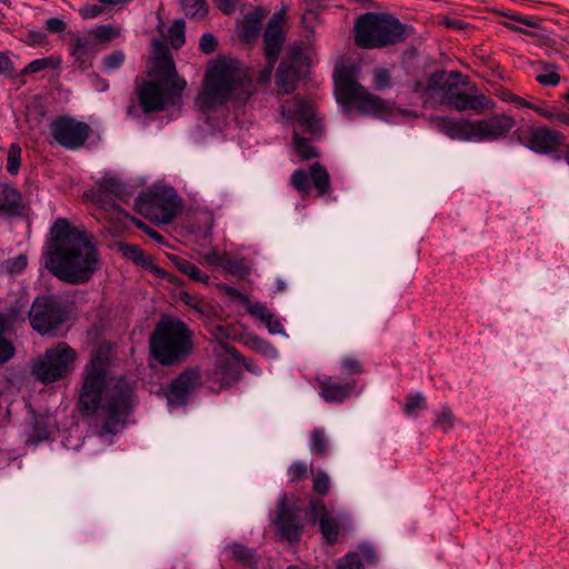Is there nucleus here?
<instances>
[{"instance_id":"680f3d73","label":"nucleus","mask_w":569,"mask_h":569,"mask_svg":"<svg viewBox=\"0 0 569 569\" xmlns=\"http://www.w3.org/2000/svg\"><path fill=\"white\" fill-rule=\"evenodd\" d=\"M268 331L271 335L284 333L283 326L280 319L272 313V316L264 322Z\"/></svg>"},{"instance_id":"f8f14e48","label":"nucleus","mask_w":569,"mask_h":569,"mask_svg":"<svg viewBox=\"0 0 569 569\" xmlns=\"http://www.w3.org/2000/svg\"><path fill=\"white\" fill-rule=\"evenodd\" d=\"M68 313L54 296L37 297L29 311L31 327L41 335L52 333L67 320Z\"/></svg>"},{"instance_id":"f704fd0d","label":"nucleus","mask_w":569,"mask_h":569,"mask_svg":"<svg viewBox=\"0 0 569 569\" xmlns=\"http://www.w3.org/2000/svg\"><path fill=\"white\" fill-rule=\"evenodd\" d=\"M311 451L318 457H325L329 451V441L322 429H313L311 432Z\"/></svg>"},{"instance_id":"774afa93","label":"nucleus","mask_w":569,"mask_h":569,"mask_svg":"<svg viewBox=\"0 0 569 569\" xmlns=\"http://www.w3.org/2000/svg\"><path fill=\"white\" fill-rule=\"evenodd\" d=\"M217 7L224 14H231L234 11V0H217Z\"/></svg>"},{"instance_id":"3c124183","label":"nucleus","mask_w":569,"mask_h":569,"mask_svg":"<svg viewBox=\"0 0 569 569\" xmlns=\"http://www.w3.org/2000/svg\"><path fill=\"white\" fill-rule=\"evenodd\" d=\"M288 473L292 482H298L308 477V467L305 462L297 461L290 466Z\"/></svg>"},{"instance_id":"0e129e2a","label":"nucleus","mask_w":569,"mask_h":569,"mask_svg":"<svg viewBox=\"0 0 569 569\" xmlns=\"http://www.w3.org/2000/svg\"><path fill=\"white\" fill-rule=\"evenodd\" d=\"M129 219H131V220L133 221V223H134L139 229L143 230V231H144L149 237H151L152 239H154V240H156V241H158V242H161V241H162L163 237H162L159 232H157V231H154V230L150 229V228H149L144 222H142L141 220L136 219V218H133V217H130V216H129Z\"/></svg>"},{"instance_id":"ddd939ff","label":"nucleus","mask_w":569,"mask_h":569,"mask_svg":"<svg viewBox=\"0 0 569 569\" xmlns=\"http://www.w3.org/2000/svg\"><path fill=\"white\" fill-rule=\"evenodd\" d=\"M49 129L54 141L68 150L81 148L91 133V128L88 123L78 121L70 116H61L53 119Z\"/></svg>"},{"instance_id":"2f4dec72","label":"nucleus","mask_w":569,"mask_h":569,"mask_svg":"<svg viewBox=\"0 0 569 569\" xmlns=\"http://www.w3.org/2000/svg\"><path fill=\"white\" fill-rule=\"evenodd\" d=\"M237 293L241 298V303L246 307L247 312L251 317L264 323L272 316V312L264 305L259 302H251L249 298L242 292Z\"/></svg>"},{"instance_id":"49530a36","label":"nucleus","mask_w":569,"mask_h":569,"mask_svg":"<svg viewBox=\"0 0 569 569\" xmlns=\"http://www.w3.org/2000/svg\"><path fill=\"white\" fill-rule=\"evenodd\" d=\"M3 328V318L2 316H0V363L9 361L14 353L13 346L9 341H7L2 336Z\"/></svg>"},{"instance_id":"c9c22d12","label":"nucleus","mask_w":569,"mask_h":569,"mask_svg":"<svg viewBox=\"0 0 569 569\" xmlns=\"http://www.w3.org/2000/svg\"><path fill=\"white\" fill-rule=\"evenodd\" d=\"M168 38L173 49H180L184 44V21L177 19L168 30Z\"/></svg>"},{"instance_id":"c756f323","label":"nucleus","mask_w":569,"mask_h":569,"mask_svg":"<svg viewBox=\"0 0 569 569\" xmlns=\"http://www.w3.org/2000/svg\"><path fill=\"white\" fill-rule=\"evenodd\" d=\"M310 180L316 188L318 196L327 193L330 189V176L320 163H313L310 167Z\"/></svg>"},{"instance_id":"423d86ee","label":"nucleus","mask_w":569,"mask_h":569,"mask_svg":"<svg viewBox=\"0 0 569 569\" xmlns=\"http://www.w3.org/2000/svg\"><path fill=\"white\" fill-rule=\"evenodd\" d=\"M469 86L467 77L458 71H436L427 79V89L437 90L441 103L458 111L472 110L481 113L492 106L485 94H469L463 87Z\"/></svg>"},{"instance_id":"a211bd4d","label":"nucleus","mask_w":569,"mask_h":569,"mask_svg":"<svg viewBox=\"0 0 569 569\" xmlns=\"http://www.w3.org/2000/svg\"><path fill=\"white\" fill-rule=\"evenodd\" d=\"M520 141L537 153L549 154L565 146L566 138L558 130L540 126L530 128L527 140L520 139Z\"/></svg>"},{"instance_id":"bb28decb","label":"nucleus","mask_w":569,"mask_h":569,"mask_svg":"<svg viewBox=\"0 0 569 569\" xmlns=\"http://www.w3.org/2000/svg\"><path fill=\"white\" fill-rule=\"evenodd\" d=\"M181 300L204 319L210 320L217 316L214 307L200 297L192 296L188 292H182Z\"/></svg>"},{"instance_id":"a878e982","label":"nucleus","mask_w":569,"mask_h":569,"mask_svg":"<svg viewBox=\"0 0 569 569\" xmlns=\"http://www.w3.org/2000/svg\"><path fill=\"white\" fill-rule=\"evenodd\" d=\"M22 210L20 192L10 184H0V212L7 216H18Z\"/></svg>"},{"instance_id":"1a4fd4ad","label":"nucleus","mask_w":569,"mask_h":569,"mask_svg":"<svg viewBox=\"0 0 569 569\" xmlns=\"http://www.w3.org/2000/svg\"><path fill=\"white\" fill-rule=\"evenodd\" d=\"M76 360V350L66 342H59L33 363L32 375L43 383H52L68 377Z\"/></svg>"},{"instance_id":"473e14b6","label":"nucleus","mask_w":569,"mask_h":569,"mask_svg":"<svg viewBox=\"0 0 569 569\" xmlns=\"http://www.w3.org/2000/svg\"><path fill=\"white\" fill-rule=\"evenodd\" d=\"M236 561L244 566L256 565L254 551L241 543H232L228 547Z\"/></svg>"},{"instance_id":"4468645a","label":"nucleus","mask_w":569,"mask_h":569,"mask_svg":"<svg viewBox=\"0 0 569 569\" xmlns=\"http://www.w3.org/2000/svg\"><path fill=\"white\" fill-rule=\"evenodd\" d=\"M308 67L303 50L292 48L282 59L276 76V84L281 93H290L296 89L297 81L302 77Z\"/></svg>"},{"instance_id":"e2e57ef3","label":"nucleus","mask_w":569,"mask_h":569,"mask_svg":"<svg viewBox=\"0 0 569 569\" xmlns=\"http://www.w3.org/2000/svg\"><path fill=\"white\" fill-rule=\"evenodd\" d=\"M47 36L43 32L40 31H29L27 34V43L31 46H43L46 44Z\"/></svg>"},{"instance_id":"20e7f679","label":"nucleus","mask_w":569,"mask_h":569,"mask_svg":"<svg viewBox=\"0 0 569 569\" xmlns=\"http://www.w3.org/2000/svg\"><path fill=\"white\" fill-rule=\"evenodd\" d=\"M194 333L188 325L163 315L150 336V352L161 366L182 363L194 350Z\"/></svg>"},{"instance_id":"338daca9","label":"nucleus","mask_w":569,"mask_h":569,"mask_svg":"<svg viewBox=\"0 0 569 569\" xmlns=\"http://www.w3.org/2000/svg\"><path fill=\"white\" fill-rule=\"evenodd\" d=\"M277 60H267V64L264 66V68L259 72V76H258V80L260 82H267L269 81L270 77H271V73H272V70H273V67H274V63H276Z\"/></svg>"},{"instance_id":"a18cd8bd","label":"nucleus","mask_w":569,"mask_h":569,"mask_svg":"<svg viewBox=\"0 0 569 569\" xmlns=\"http://www.w3.org/2000/svg\"><path fill=\"white\" fill-rule=\"evenodd\" d=\"M455 416L448 407H443L437 415L435 427L440 428L443 432H448L453 427Z\"/></svg>"},{"instance_id":"37998d69","label":"nucleus","mask_w":569,"mask_h":569,"mask_svg":"<svg viewBox=\"0 0 569 569\" xmlns=\"http://www.w3.org/2000/svg\"><path fill=\"white\" fill-rule=\"evenodd\" d=\"M59 66V60L53 57L36 59L31 61L23 70V73H36L49 68Z\"/></svg>"},{"instance_id":"6e6552de","label":"nucleus","mask_w":569,"mask_h":569,"mask_svg":"<svg viewBox=\"0 0 569 569\" xmlns=\"http://www.w3.org/2000/svg\"><path fill=\"white\" fill-rule=\"evenodd\" d=\"M333 78L336 97L341 104H357L362 114L381 116L387 112L386 102L358 83L351 69L341 66L335 70Z\"/></svg>"},{"instance_id":"69168bd1","label":"nucleus","mask_w":569,"mask_h":569,"mask_svg":"<svg viewBox=\"0 0 569 569\" xmlns=\"http://www.w3.org/2000/svg\"><path fill=\"white\" fill-rule=\"evenodd\" d=\"M360 558L362 557L367 563L372 565L376 561V551L369 545H360L359 552Z\"/></svg>"},{"instance_id":"aec40b11","label":"nucleus","mask_w":569,"mask_h":569,"mask_svg":"<svg viewBox=\"0 0 569 569\" xmlns=\"http://www.w3.org/2000/svg\"><path fill=\"white\" fill-rule=\"evenodd\" d=\"M137 98L144 113L162 111L167 106V91L157 80L144 81L137 88Z\"/></svg>"},{"instance_id":"393cba45","label":"nucleus","mask_w":569,"mask_h":569,"mask_svg":"<svg viewBox=\"0 0 569 569\" xmlns=\"http://www.w3.org/2000/svg\"><path fill=\"white\" fill-rule=\"evenodd\" d=\"M98 49L93 46L90 37L79 36L74 39L71 50L73 64L80 70H87L92 66V59Z\"/></svg>"},{"instance_id":"5701e85b","label":"nucleus","mask_w":569,"mask_h":569,"mask_svg":"<svg viewBox=\"0 0 569 569\" xmlns=\"http://www.w3.org/2000/svg\"><path fill=\"white\" fill-rule=\"evenodd\" d=\"M268 16V11L262 7H256L247 12L243 19L238 23L237 31L243 42H250L260 34L261 23Z\"/></svg>"},{"instance_id":"9d476101","label":"nucleus","mask_w":569,"mask_h":569,"mask_svg":"<svg viewBox=\"0 0 569 569\" xmlns=\"http://www.w3.org/2000/svg\"><path fill=\"white\" fill-rule=\"evenodd\" d=\"M86 197L90 198L94 204L104 211L109 220L124 222L129 219V213L117 202V200H120L128 203L131 197L126 184L120 180L116 178H103L96 183L93 190L86 193Z\"/></svg>"},{"instance_id":"f3484780","label":"nucleus","mask_w":569,"mask_h":569,"mask_svg":"<svg viewBox=\"0 0 569 569\" xmlns=\"http://www.w3.org/2000/svg\"><path fill=\"white\" fill-rule=\"evenodd\" d=\"M310 516L312 521L319 525L323 540L328 545H335L338 541L340 531L343 528V518L332 515L322 500L311 499L309 502Z\"/></svg>"},{"instance_id":"cd10ccee","label":"nucleus","mask_w":569,"mask_h":569,"mask_svg":"<svg viewBox=\"0 0 569 569\" xmlns=\"http://www.w3.org/2000/svg\"><path fill=\"white\" fill-rule=\"evenodd\" d=\"M169 259L181 273L189 276L192 280L200 282H207L209 280V277L189 260L179 256H170Z\"/></svg>"},{"instance_id":"bf43d9fd","label":"nucleus","mask_w":569,"mask_h":569,"mask_svg":"<svg viewBox=\"0 0 569 569\" xmlns=\"http://www.w3.org/2000/svg\"><path fill=\"white\" fill-rule=\"evenodd\" d=\"M14 72L13 63L7 53L0 52V74L12 76Z\"/></svg>"},{"instance_id":"ea45409f","label":"nucleus","mask_w":569,"mask_h":569,"mask_svg":"<svg viewBox=\"0 0 569 569\" xmlns=\"http://www.w3.org/2000/svg\"><path fill=\"white\" fill-rule=\"evenodd\" d=\"M20 158H21V147L19 143L13 142L10 144L8 154H7V171L14 176L19 172L20 169Z\"/></svg>"},{"instance_id":"2eb2a0df","label":"nucleus","mask_w":569,"mask_h":569,"mask_svg":"<svg viewBox=\"0 0 569 569\" xmlns=\"http://www.w3.org/2000/svg\"><path fill=\"white\" fill-rule=\"evenodd\" d=\"M281 112L287 120L298 122L303 132L312 137L321 133L320 120L310 100L300 97L288 99L282 103Z\"/></svg>"},{"instance_id":"dca6fc26","label":"nucleus","mask_w":569,"mask_h":569,"mask_svg":"<svg viewBox=\"0 0 569 569\" xmlns=\"http://www.w3.org/2000/svg\"><path fill=\"white\" fill-rule=\"evenodd\" d=\"M299 511L300 509L286 495L279 499L273 523L278 533L288 541H297L301 537L302 527L299 522Z\"/></svg>"},{"instance_id":"0eeeda50","label":"nucleus","mask_w":569,"mask_h":569,"mask_svg":"<svg viewBox=\"0 0 569 569\" xmlns=\"http://www.w3.org/2000/svg\"><path fill=\"white\" fill-rule=\"evenodd\" d=\"M355 33L358 47L383 48L405 41L406 26L390 14L367 12L357 19Z\"/></svg>"},{"instance_id":"603ef678","label":"nucleus","mask_w":569,"mask_h":569,"mask_svg":"<svg viewBox=\"0 0 569 569\" xmlns=\"http://www.w3.org/2000/svg\"><path fill=\"white\" fill-rule=\"evenodd\" d=\"M341 368L347 375H361L363 367L361 362L352 357H346L341 361Z\"/></svg>"},{"instance_id":"4c0bfd02","label":"nucleus","mask_w":569,"mask_h":569,"mask_svg":"<svg viewBox=\"0 0 569 569\" xmlns=\"http://www.w3.org/2000/svg\"><path fill=\"white\" fill-rule=\"evenodd\" d=\"M309 181L310 176L301 169L293 171L291 176V184L302 198H307L310 193Z\"/></svg>"},{"instance_id":"c85d7f7f","label":"nucleus","mask_w":569,"mask_h":569,"mask_svg":"<svg viewBox=\"0 0 569 569\" xmlns=\"http://www.w3.org/2000/svg\"><path fill=\"white\" fill-rule=\"evenodd\" d=\"M210 333L219 341L218 347L214 349L216 352H219V353L224 352V353L229 355L233 360L240 359V356H239L238 351L236 350V348L229 346L228 343H226L223 341V340L228 339L230 336V330L228 327H224L221 325L212 326V328L210 329Z\"/></svg>"},{"instance_id":"c03bdc74","label":"nucleus","mask_w":569,"mask_h":569,"mask_svg":"<svg viewBox=\"0 0 569 569\" xmlns=\"http://www.w3.org/2000/svg\"><path fill=\"white\" fill-rule=\"evenodd\" d=\"M160 83L163 89L164 87L168 88V93L170 96L180 94L187 84L186 81L177 74V71L172 76L168 77V79H162Z\"/></svg>"},{"instance_id":"4be33fe9","label":"nucleus","mask_w":569,"mask_h":569,"mask_svg":"<svg viewBox=\"0 0 569 569\" xmlns=\"http://www.w3.org/2000/svg\"><path fill=\"white\" fill-rule=\"evenodd\" d=\"M152 54L153 59L150 76L154 78L153 80L161 82L162 79H168V77L176 72L173 59L163 41H152Z\"/></svg>"},{"instance_id":"58836bf2","label":"nucleus","mask_w":569,"mask_h":569,"mask_svg":"<svg viewBox=\"0 0 569 569\" xmlns=\"http://www.w3.org/2000/svg\"><path fill=\"white\" fill-rule=\"evenodd\" d=\"M423 409H426V398L421 393L407 396L403 407V411L407 416L417 417L418 411Z\"/></svg>"},{"instance_id":"9b49d317","label":"nucleus","mask_w":569,"mask_h":569,"mask_svg":"<svg viewBox=\"0 0 569 569\" xmlns=\"http://www.w3.org/2000/svg\"><path fill=\"white\" fill-rule=\"evenodd\" d=\"M134 209L151 221L170 223L180 212L181 202L172 191L150 190L139 194Z\"/></svg>"},{"instance_id":"f257e3e1","label":"nucleus","mask_w":569,"mask_h":569,"mask_svg":"<svg viewBox=\"0 0 569 569\" xmlns=\"http://www.w3.org/2000/svg\"><path fill=\"white\" fill-rule=\"evenodd\" d=\"M109 349L99 346L81 372L77 409L83 420L100 423V435H116L131 413L133 388L109 372Z\"/></svg>"},{"instance_id":"13d9d810","label":"nucleus","mask_w":569,"mask_h":569,"mask_svg":"<svg viewBox=\"0 0 569 569\" xmlns=\"http://www.w3.org/2000/svg\"><path fill=\"white\" fill-rule=\"evenodd\" d=\"M536 80L542 86H557L560 81V76L555 71L538 74Z\"/></svg>"},{"instance_id":"b1692460","label":"nucleus","mask_w":569,"mask_h":569,"mask_svg":"<svg viewBox=\"0 0 569 569\" xmlns=\"http://www.w3.org/2000/svg\"><path fill=\"white\" fill-rule=\"evenodd\" d=\"M320 396L327 402H342L348 399L356 387V381H348L340 383L333 380L332 377H326L319 381Z\"/></svg>"},{"instance_id":"412c9836","label":"nucleus","mask_w":569,"mask_h":569,"mask_svg":"<svg viewBox=\"0 0 569 569\" xmlns=\"http://www.w3.org/2000/svg\"><path fill=\"white\" fill-rule=\"evenodd\" d=\"M284 10L277 11L272 14L268 22L263 34L264 53L267 60H277L279 57L284 41V32L282 28L284 23Z\"/></svg>"},{"instance_id":"8fccbe9b","label":"nucleus","mask_w":569,"mask_h":569,"mask_svg":"<svg viewBox=\"0 0 569 569\" xmlns=\"http://www.w3.org/2000/svg\"><path fill=\"white\" fill-rule=\"evenodd\" d=\"M498 16L500 17H506V18H509L518 23H521V24H525L527 27H530V28H538L539 27V23L536 19L533 18H530V17H525V16H521V14H517V13H513L511 11H502V10H496L495 11Z\"/></svg>"},{"instance_id":"7c9ffc66","label":"nucleus","mask_w":569,"mask_h":569,"mask_svg":"<svg viewBox=\"0 0 569 569\" xmlns=\"http://www.w3.org/2000/svg\"><path fill=\"white\" fill-rule=\"evenodd\" d=\"M82 36L90 37L93 46L97 48L98 43H107L111 39L119 36V32L111 24L98 26L94 29L88 30Z\"/></svg>"},{"instance_id":"79ce46f5","label":"nucleus","mask_w":569,"mask_h":569,"mask_svg":"<svg viewBox=\"0 0 569 569\" xmlns=\"http://www.w3.org/2000/svg\"><path fill=\"white\" fill-rule=\"evenodd\" d=\"M293 144L297 153L302 159H311L317 157L315 148L308 142L307 139L300 137V134L297 132L293 133Z\"/></svg>"},{"instance_id":"6ab92c4d","label":"nucleus","mask_w":569,"mask_h":569,"mask_svg":"<svg viewBox=\"0 0 569 569\" xmlns=\"http://www.w3.org/2000/svg\"><path fill=\"white\" fill-rule=\"evenodd\" d=\"M201 382V376L198 368H188L182 371L169 386L166 398L170 406L186 405L188 397Z\"/></svg>"},{"instance_id":"09e8293b","label":"nucleus","mask_w":569,"mask_h":569,"mask_svg":"<svg viewBox=\"0 0 569 569\" xmlns=\"http://www.w3.org/2000/svg\"><path fill=\"white\" fill-rule=\"evenodd\" d=\"M312 489L318 495H321V496H326L329 490H330V479H329V476L322 471V470H319L315 478H313V482H312Z\"/></svg>"},{"instance_id":"864d4df0","label":"nucleus","mask_w":569,"mask_h":569,"mask_svg":"<svg viewBox=\"0 0 569 569\" xmlns=\"http://www.w3.org/2000/svg\"><path fill=\"white\" fill-rule=\"evenodd\" d=\"M218 46L217 38L212 33H204L199 41V49L206 54L212 53Z\"/></svg>"},{"instance_id":"a19ab883","label":"nucleus","mask_w":569,"mask_h":569,"mask_svg":"<svg viewBox=\"0 0 569 569\" xmlns=\"http://www.w3.org/2000/svg\"><path fill=\"white\" fill-rule=\"evenodd\" d=\"M126 60V54L122 50H114L102 59V69L106 72H111L119 69Z\"/></svg>"},{"instance_id":"39448f33","label":"nucleus","mask_w":569,"mask_h":569,"mask_svg":"<svg viewBox=\"0 0 569 569\" xmlns=\"http://www.w3.org/2000/svg\"><path fill=\"white\" fill-rule=\"evenodd\" d=\"M431 122L436 129L450 139L465 141H493L500 139L505 137L516 123L512 117L505 113L476 121L435 117L431 119Z\"/></svg>"},{"instance_id":"052dcab7","label":"nucleus","mask_w":569,"mask_h":569,"mask_svg":"<svg viewBox=\"0 0 569 569\" xmlns=\"http://www.w3.org/2000/svg\"><path fill=\"white\" fill-rule=\"evenodd\" d=\"M46 27L51 33H60L67 29V23L60 18H50L46 21Z\"/></svg>"},{"instance_id":"6e6d98bb","label":"nucleus","mask_w":569,"mask_h":569,"mask_svg":"<svg viewBox=\"0 0 569 569\" xmlns=\"http://www.w3.org/2000/svg\"><path fill=\"white\" fill-rule=\"evenodd\" d=\"M27 268V258L24 256H18L13 259L6 261V269L10 273H20Z\"/></svg>"},{"instance_id":"f03ea898","label":"nucleus","mask_w":569,"mask_h":569,"mask_svg":"<svg viewBox=\"0 0 569 569\" xmlns=\"http://www.w3.org/2000/svg\"><path fill=\"white\" fill-rule=\"evenodd\" d=\"M43 260L53 277L72 286L89 282L100 269V254L92 233L66 218H58L51 226Z\"/></svg>"},{"instance_id":"4d7b16f0","label":"nucleus","mask_w":569,"mask_h":569,"mask_svg":"<svg viewBox=\"0 0 569 569\" xmlns=\"http://www.w3.org/2000/svg\"><path fill=\"white\" fill-rule=\"evenodd\" d=\"M103 7L100 4H87L79 9V13L83 19H92L103 13Z\"/></svg>"},{"instance_id":"72a5a7b5","label":"nucleus","mask_w":569,"mask_h":569,"mask_svg":"<svg viewBox=\"0 0 569 569\" xmlns=\"http://www.w3.org/2000/svg\"><path fill=\"white\" fill-rule=\"evenodd\" d=\"M180 2L187 17L201 19L208 12L206 0H180Z\"/></svg>"},{"instance_id":"de8ad7c7","label":"nucleus","mask_w":569,"mask_h":569,"mask_svg":"<svg viewBox=\"0 0 569 569\" xmlns=\"http://www.w3.org/2000/svg\"><path fill=\"white\" fill-rule=\"evenodd\" d=\"M337 569H365L357 551L348 552L337 565Z\"/></svg>"},{"instance_id":"5fc2aeb1","label":"nucleus","mask_w":569,"mask_h":569,"mask_svg":"<svg viewBox=\"0 0 569 569\" xmlns=\"http://www.w3.org/2000/svg\"><path fill=\"white\" fill-rule=\"evenodd\" d=\"M375 87L378 90L386 89L390 86V73L387 69H376L373 71Z\"/></svg>"},{"instance_id":"7ed1b4c3","label":"nucleus","mask_w":569,"mask_h":569,"mask_svg":"<svg viewBox=\"0 0 569 569\" xmlns=\"http://www.w3.org/2000/svg\"><path fill=\"white\" fill-rule=\"evenodd\" d=\"M252 93L251 80L243 73L238 61L218 59L208 69L202 88L196 98V107L209 113L229 100L246 101Z\"/></svg>"},{"instance_id":"e433bc0d","label":"nucleus","mask_w":569,"mask_h":569,"mask_svg":"<svg viewBox=\"0 0 569 569\" xmlns=\"http://www.w3.org/2000/svg\"><path fill=\"white\" fill-rule=\"evenodd\" d=\"M120 250L126 258L132 260L137 264L147 267V263H150V259L144 256L139 246L122 243L120 244Z\"/></svg>"}]
</instances>
